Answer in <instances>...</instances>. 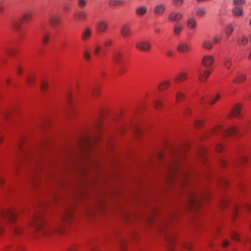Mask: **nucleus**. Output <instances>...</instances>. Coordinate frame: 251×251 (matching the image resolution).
Masks as SVG:
<instances>
[{
  "label": "nucleus",
  "instance_id": "bf43d9fd",
  "mask_svg": "<svg viewBox=\"0 0 251 251\" xmlns=\"http://www.w3.org/2000/svg\"><path fill=\"white\" fill-rule=\"evenodd\" d=\"M191 109L189 107H186L184 108V114L186 117H187L188 115L191 113Z\"/></svg>",
  "mask_w": 251,
  "mask_h": 251
},
{
  "label": "nucleus",
  "instance_id": "393cba45",
  "mask_svg": "<svg viewBox=\"0 0 251 251\" xmlns=\"http://www.w3.org/2000/svg\"><path fill=\"white\" fill-rule=\"evenodd\" d=\"M32 17V12L30 11L25 12L22 16V21L24 23H27L30 21Z\"/></svg>",
  "mask_w": 251,
  "mask_h": 251
},
{
  "label": "nucleus",
  "instance_id": "f704fd0d",
  "mask_svg": "<svg viewBox=\"0 0 251 251\" xmlns=\"http://www.w3.org/2000/svg\"><path fill=\"white\" fill-rule=\"evenodd\" d=\"M229 201L228 198L226 197L221 198L220 201V205L221 208H224L227 204Z\"/></svg>",
  "mask_w": 251,
  "mask_h": 251
},
{
  "label": "nucleus",
  "instance_id": "6e6d98bb",
  "mask_svg": "<svg viewBox=\"0 0 251 251\" xmlns=\"http://www.w3.org/2000/svg\"><path fill=\"white\" fill-rule=\"evenodd\" d=\"M163 104L162 102L158 100H156L154 102V107L156 109H158L159 107L162 106Z\"/></svg>",
  "mask_w": 251,
  "mask_h": 251
},
{
  "label": "nucleus",
  "instance_id": "680f3d73",
  "mask_svg": "<svg viewBox=\"0 0 251 251\" xmlns=\"http://www.w3.org/2000/svg\"><path fill=\"white\" fill-rule=\"evenodd\" d=\"M245 0H233V3L237 5H242L245 3Z\"/></svg>",
  "mask_w": 251,
  "mask_h": 251
},
{
  "label": "nucleus",
  "instance_id": "0eeeda50",
  "mask_svg": "<svg viewBox=\"0 0 251 251\" xmlns=\"http://www.w3.org/2000/svg\"><path fill=\"white\" fill-rule=\"evenodd\" d=\"M112 58L116 65H121L123 63L124 54L120 50H115L113 53Z\"/></svg>",
  "mask_w": 251,
  "mask_h": 251
},
{
  "label": "nucleus",
  "instance_id": "c756f323",
  "mask_svg": "<svg viewBox=\"0 0 251 251\" xmlns=\"http://www.w3.org/2000/svg\"><path fill=\"white\" fill-rule=\"evenodd\" d=\"M206 13V10L203 7H199L196 10V14L199 17L205 15Z\"/></svg>",
  "mask_w": 251,
  "mask_h": 251
},
{
  "label": "nucleus",
  "instance_id": "a18cd8bd",
  "mask_svg": "<svg viewBox=\"0 0 251 251\" xmlns=\"http://www.w3.org/2000/svg\"><path fill=\"white\" fill-rule=\"evenodd\" d=\"M35 80V77L33 75H28L27 76L26 82L29 85L33 84L34 83Z\"/></svg>",
  "mask_w": 251,
  "mask_h": 251
},
{
  "label": "nucleus",
  "instance_id": "412c9836",
  "mask_svg": "<svg viewBox=\"0 0 251 251\" xmlns=\"http://www.w3.org/2000/svg\"><path fill=\"white\" fill-rule=\"evenodd\" d=\"M187 78V74L185 73L181 72L178 74L175 77L174 81L176 82H180L186 80Z\"/></svg>",
  "mask_w": 251,
  "mask_h": 251
},
{
  "label": "nucleus",
  "instance_id": "13d9d810",
  "mask_svg": "<svg viewBox=\"0 0 251 251\" xmlns=\"http://www.w3.org/2000/svg\"><path fill=\"white\" fill-rule=\"evenodd\" d=\"M199 157L201 159L202 161H204V160L205 159V151L204 150H201L199 153Z\"/></svg>",
  "mask_w": 251,
  "mask_h": 251
},
{
  "label": "nucleus",
  "instance_id": "338daca9",
  "mask_svg": "<svg viewBox=\"0 0 251 251\" xmlns=\"http://www.w3.org/2000/svg\"><path fill=\"white\" fill-rule=\"evenodd\" d=\"M16 70L17 71L18 74L19 75H21L23 73V68L20 65H17L16 67Z\"/></svg>",
  "mask_w": 251,
  "mask_h": 251
},
{
  "label": "nucleus",
  "instance_id": "49530a36",
  "mask_svg": "<svg viewBox=\"0 0 251 251\" xmlns=\"http://www.w3.org/2000/svg\"><path fill=\"white\" fill-rule=\"evenodd\" d=\"M101 49V47L98 44H96L94 46V54L96 55H98Z\"/></svg>",
  "mask_w": 251,
  "mask_h": 251
},
{
  "label": "nucleus",
  "instance_id": "c03bdc74",
  "mask_svg": "<svg viewBox=\"0 0 251 251\" xmlns=\"http://www.w3.org/2000/svg\"><path fill=\"white\" fill-rule=\"evenodd\" d=\"M184 1V0H172V3L173 5L177 7L181 5Z\"/></svg>",
  "mask_w": 251,
  "mask_h": 251
},
{
  "label": "nucleus",
  "instance_id": "ddd939ff",
  "mask_svg": "<svg viewBox=\"0 0 251 251\" xmlns=\"http://www.w3.org/2000/svg\"><path fill=\"white\" fill-rule=\"evenodd\" d=\"M107 23L102 20L98 21L96 25V29L100 33L104 32L107 29Z\"/></svg>",
  "mask_w": 251,
  "mask_h": 251
},
{
  "label": "nucleus",
  "instance_id": "8fccbe9b",
  "mask_svg": "<svg viewBox=\"0 0 251 251\" xmlns=\"http://www.w3.org/2000/svg\"><path fill=\"white\" fill-rule=\"evenodd\" d=\"M112 42L113 41L112 39L110 38H107L104 40L103 42V44L106 47H109L112 45Z\"/></svg>",
  "mask_w": 251,
  "mask_h": 251
},
{
  "label": "nucleus",
  "instance_id": "b1692460",
  "mask_svg": "<svg viewBox=\"0 0 251 251\" xmlns=\"http://www.w3.org/2000/svg\"><path fill=\"white\" fill-rule=\"evenodd\" d=\"M183 25L179 23H176L174 26L173 31L175 35H179L182 30Z\"/></svg>",
  "mask_w": 251,
  "mask_h": 251
},
{
  "label": "nucleus",
  "instance_id": "0e129e2a",
  "mask_svg": "<svg viewBox=\"0 0 251 251\" xmlns=\"http://www.w3.org/2000/svg\"><path fill=\"white\" fill-rule=\"evenodd\" d=\"M241 207L246 209L248 211H250L251 209V205L247 203H244Z\"/></svg>",
  "mask_w": 251,
  "mask_h": 251
},
{
  "label": "nucleus",
  "instance_id": "7ed1b4c3",
  "mask_svg": "<svg viewBox=\"0 0 251 251\" xmlns=\"http://www.w3.org/2000/svg\"><path fill=\"white\" fill-rule=\"evenodd\" d=\"M0 216L2 218H8V221L11 223V230L16 237L19 238L22 235L24 232L23 228L20 225L14 224L17 216L15 212L2 210L0 211Z\"/></svg>",
  "mask_w": 251,
  "mask_h": 251
},
{
  "label": "nucleus",
  "instance_id": "f257e3e1",
  "mask_svg": "<svg viewBox=\"0 0 251 251\" xmlns=\"http://www.w3.org/2000/svg\"><path fill=\"white\" fill-rule=\"evenodd\" d=\"M72 212L71 208L67 209L61 216V223L50 227L46 226L44 223L42 214L37 213L33 215L32 220L28 223V226L32 227L34 232L47 236L53 232L62 233L64 231V224L70 223L72 219Z\"/></svg>",
  "mask_w": 251,
  "mask_h": 251
},
{
  "label": "nucleus",
  "instance_id": "f8f14e48",
  "mask_svg": "<svg viewBox=\"0 0 251 251\" xmlns=\"http://www.w3.org/2000/svg\"><path fill=\"white\" fill-rule=\"evenodd\" d=\"M215 58L211 55H204L202 59V65L206 68L210 67L214 62Z\"/></svg>",
  "mask_w": 251,
  "mask_h": 251
},
{
  "label": "nucleus",
  "instance_id": "1a4fd4ad",
  "mask_svg": "<svg viewBox=\"0 0 251 251\" xmlns=\"http://www.w3.org/2000/svg\"><path fill=\"white\" fill-rule=\"evenodd\" d=\"M136 47L142 51H149L151 48V45L147 41H141L136 44Z\"/></svg>",
  "mask_w": 251,
  "mask_h": 251
},
{
  "label": "nucleus",
  "instance_id": "a878e982",
  "mask_svg": "<svg viewBox=\"0 0 251 251\" xmlns=\"http://www.w3.org/2000/svg\"><path fill=\"white\" fill-rule=\"evenodd\" d=\"M241 106L239 104L235 105L231 111V116L234 117H237L240 114Z\"/></svg>",
  "mask_w": 251,
  "mask_h": 251
},
{
  "label": "nucleus",
  "instance_id": "5fc2aeb1",
  "mask_svg": "<svg viewBox=\"0 0 251 251\" xmlns=\"http://www.w3.org/2000/svg\"><path fill=\"white\" fill-rule=\"evenodd\" d=\"M220 98V95L219 94H217L216 96L212 98L211 100L209 101V104L210 105L213 104L216 101H217Z\"/></svg>",
  "mask_w": 251,
  "mask_h": 251
},
{
  "label": "nucleus",
  "instance_id": "37998d69",
  "mask_svg": "<svg viewBox=\"0 0 251 251\" xmlns=\"http://www.w3.org/2000/svg\"><path fill=\"white\" fill-rule=\"evenodd\" d=\"M83 56L85 61H89L91 59V55L88 50H85L83 53Z\"/></svg>",
  "mask_w": 251,
  "mask_h": 251
},
{
  "label": "nucleus",
  "instance_id": "ea45409f",
  "mask_svg": "<svg viewBox=\"0 0 251 251\" xmlns=\"http://www.w3.org/2000/svg\"><path fill=\"white\" fill-rule=\"evenodd\" d=\"M233 29L234 27L231 24L227 25L226 28V35L229 36L233 32Z\"/></svg>",
  "mask_w": 251,
  "mask_h": 251
},
{
  "label": "nucleus",
  "instance_id": "9d476101",
  "mask_svg": "<svg viewBox=\"0 0 251 251\" xmlns=\"http://www.w3.org/2000/svg\"><path fill=\"white\" fill-rule=\"evenodd\" d=\"M182 17L183 14L181 12L173 11L169 14L168 19L171 22H177L180 20Z\"/></svg>",
  "mask_w": 251,
  "mask_h": 251
},
{
  "label": "nucleus",
  "instance_id": "72a5a7b5",
  "mask_svg": "<svg viewBox=\"0 0 251 251\" xmlns=\"http://www.w3.org/2000/svg\"><path fill=\"white\" fill-rule=\"evenodd\" d=\"M76 16L78 20H84L86 17L87 14L84 11H79L76 13Z\"/></svg>",
  "mask_w": 251,
  "mask_h": 251
},
{
  "label": "nucleus",
  "instance_id": "a19ab883",
  "mask_svg": "<svg viewBox=\"0 0 251 251\" xmlns=\"http://www.w3.org/2000/svg\"><path fill=\"white\" fill-rule=\"evenodd\" d=\"M204 123V121L200 119H197L195 121L194 126L196 128H199L201 127Z\"/></svg>",
  "mask_w": 251,
  "mask_h": 251
},
{
  "label": "nucleus",
  "instance_id": "6e6552de",
  "mask_svg": "<svg viewBox=\"0 0 251 251\" xmlns=\"http://www.w3.org/2000/svg\"><path fill=\"white\" fill-rule=\"evenodd\" d=\"M92 143L91 139L87 136L81 143L80 146L81 151L85 155L88 153V149Z\"/></svg>",
  "mask_w": 251,
  "mask_h": 251
},
{
  "label": "nucleus",
  "instance_id": "e433bc0d",
  "mask_svg": "<svg viewBox=\"0 0 251 251\" xmlns=\"http://www.w3.org/2000/svg\"><path fill=\"white\" fill-rule=\"evenodd\" d=\"M176 101L179 102L181 100L184 99L185 95L184 93H182L181 92L178 91L176 93Z\"/></svg>",
  "mask_w": 251,
  "mask_h": 251
},
{
  "label": "nucleus",
  "instance_id": "2eb2a0df",
  "mask_svg": "<svg viewBox=\"0 0 251 251\" xmlns=\"http://www.w3.org/2000/svg\"><path fill=\"white\" fill-rule=\"evenodd\" d=\"M121 33L124 37L130 36L132 33V30L130 25L127 24L123 25L121 28Z\"/></svg>",
  "mask_w": 251,
  "mask_h": 251
},
{
  "label": "nucleus",
  "instance_id": "3c124183",
  "mask_svg": "<svg viewBox=\"0 0 251 251\" xmlns=\"http://www.w3.org/2000/svg\"><path fill=\"white\" fill-rule=\"evenodd\" d=\"M101 126V121L99 120H97L94 124V127L97 130H99L100 129Z\"/></svg>",
  "mask_w": 251,
  "mask_h": 251
},
{
  "label": "nucleus",
  "instance_id": "79ce46f5",
  "mask_svg": "<svg viewBox=\"0 0 251 251\" xmlns=\"http://www.w3.org/2000/svg\"><path fill=\"white\" fill-rule=\"evenodd\" d=\"M231 237L232 239L235 241H240V237L237 232H236L235 231H233L231 232L230 234Z\"/></svg>",
  "mask_w": 251,
  "mask_h": 251
},
{
  "label": "nucleus",
  "instance_id": "de8ad7c7",
  "mask_svg": "<svg viewBox=\"0 0 251 251\" xmlns=\"http://www.w3.org/2000/svg\"><path fill=\"white\" fill-rule=\"evenodd\" d=\"M41 89L45 92L48 88V83L45 81H42L41 83Z\"/></svg>",
  "mask_w": 251,
  "mask_h": 251
},
{
  "label": "nucleus",
  "instance_id": "864d4df0",
  "mask_svg": "<svg viewBox=\"0 0 251 251\" xmlns=\"http://www.w3.org/2000/svg\"><path fill=\"white\" fill-rule=\"evenodd\" d=\"M5 51L8 55L10 56H14L16 51L14 49H5Z\"/></svg>",
  "mask_w": 251,
  "mask_h": 251
},
{
  "label": "nucleus",
  "instance_id": "39448f33",
  "mask_svg": "<svg viewBox=\"0 0 251 251\" xmlns=\"http://www.w3.org/2000/svg\"><path fill=\"white\" fill-rule=\"evenodd\" d=\"M207 194L190 190L188 193V202L192 208H196L201 204L202 200L206 199Z\"/></svg>",
  "mask_w": 251,
  "mask_h": 251
},
{
  "label": "nucleus",
  "instance_id": "7c9ffc66",
  "mask_svg": "<svg viewBox=\"0 0 251 251\" xmlns=\"http://www.w3.org/2000/svg\"><path fill=\"white\" fill-rule=\"evenodd\" d=\"M232 64V60L230 57H226L223 60V65L227 69H229Z\"/></svg>",
  "mask_w": 251,
  "mask_h": 251
},
{
  "label": "nucleus",
  "instance_id": "f3484780",
  "mask_svg": "<svg viewBox=\"0 0 251 251\" xmlns=\"http://www.w3.org/2000/svg\"><path fill=\"white\" fill-rule=\"evenodd\" d=\"M166 9V6L164 4L159 3L155 5L153 9V13L157 15L162 14Z\"/></svg>",
  "mask_w": 251,
  "mask_h": 251
},
{
  "label": "nucleus",
  "instance_id": "4468645a",
  "mask_svg": "<svg viewBox=\"0 0 251 251\" xmlns=\"http://www.w3.org/2000/svg\"><path fill=\"white\" fill-rule=\"evenodd\" d=\"M165 238L168 244V247L170 250H174L175 235L172 233H168L165 235Z\"/></svg>",
  "mask_w": 251,
  "mask_h": 251
},
{
  "label": "nucleus",
  "instance_id": "aec40b11",
  "mask_svg": "<svg viewBox=\"0 0 251 251\" xmlns=\"http://www.w3.org/2000/svg\"><path fill=\"white\" fill-rule=\"evenodd\" d=\"M50 22L53 26H58L61 22V18L57 15H52L50 18Z\"/></svg>",
  "mask_w": 251,
  "mask_h": 251
},
{
  "label": "nucleus",
  "instance_id": "20e7f679",
  "mask_svg": "<svg viewBox=\"0 0 251 251\" xmlns=\"http://www.w3.org/2000/svg\"><path fill=\"white\" fill-rule=\"evenodd\" d=\"M238 130V128L236 126H231L228 129H223L222 126H216L211 129L206 131L204 134V136L205 138H208L219 133H221L223 136H231L235 135Z\"/></svg>",
  "mask_w": 251,
  "mask_h": 251
},
{
  "label": "nucleus",
  "instance_id": "5701e85b",
  "mask_svg": "<svg viewBox=\"0 0 251 251\" xmlns=\"http://www.w3.org/2000/svg\"><path fill=\"white\" fill-rule=\"evenodd\" d=\"M186 25L189 29H195L197 26V22L196 20L193 18H189L187 20Z\"/></svg>",
  "mask_w": 251,
  "mask_h": 251
},
{
  "label": "nucleus",
  "instance_id": "09e8293b",
  "mask_svg": "<svg viewBox=\"0 0 251 251\" xmlns=\"http://www.w3.org/2000/svg\"><path fill=\"white\" fill-rule=\"evenodd\" d=\"M182 246L183 249L185 251H190L192 248V246L189 242H186L183 243Z\"/></svg>",
  "mask_w": 251,
  "mask_h": 251
},
{
  "label": "nucleus",
  "instance_id": "e2e57ef3",
  "mask_svg": "<svg viewBox=\"0 0 251 251\" xmlns=\"http://www.w3.org/2000/svg\"><path fill=\"white\" fill-rule=\"evenodd\" d=\"M221 244L223 247L226 248L228 246L229 242L227 239H224Z\"/></svg>",
  "mask_w": 251,
  "mask_h": 251
},
{
  "label": "nucleus",
  "instance_id": "9b49d317",
  "mask_svg": "<svg viewBox=\"0 0 251 251\" xmlns=\"http://www.w3.org/2000/svg\"><path fill=\"white\" fill-rule=\"evenodd\" d=\"M92 35V29L91 27L89 26H86L83 29L81 33V39L83 41H86L89 40L91 37Z\"/></svg>",
  "mask_w": 251,
  "mask_h": 251
},
{
  "label": "nucleus",
  "instance_id": "423d86ee",
  "mask_svg": "<svg viewBox=\"0 0 251 251\" xmlns=\"http://www.w3.org/2000/svg\"><path fill=\"white\" fill-rule=\"evenodd\" d=\"M105 241L107 243L113 241L116 242L122 250H124L125 249L126 244L125 240L117 234L107 236L105 237Z\"/></svg>",
  "mask_w": 251,
  "mask_h": 251
},
{
  "label": "nucleus",
  "instance_id": "4d7b16f0",
  "mask_svg": "<svg viewBox=\"0 0 251 251\" xmlns=\"http://www.w3.org/2000/svg\"><path fill=\"white\" fill-rule=\"evenodd\" d=\"M12 251H25V248L23 246H16L13 248Z\"/></svg>",
  "mask_w": 251,
  "mask_h": 251
},
{
  "label": "nucleus",
  "instance_id": "052dcab7",
  "mask_svg": "<svg viewBox=\"0 0 251 251\" xmlns=\"http://www.w3.org/2000/svg\"><path fill=\"white\" fill-rule=\"evenodd\" d=\"M240 207L239 205H235L234 207V209L233 210L232 217H235V215L237 213L238 211L240 209Z\"/></svg>",
  "mask_w": 251,
  "mask_h": 251
},
{
  "label": "nucleus",
  "instance_id": "473e14b6",
  "mask_svg": "<svg viewBox=\"0 0 251 251\" xmlns=\"http://www.w3.org/2000/svg\"><path fill=\"white\" fill-rule=\"evenodd\" d=\"M232 12L234 16H239L243 14V9L239 7H235L232 9Z\"/></svg>",
  "mask_w": 251,
  "mask_h": 251
},
{
  "label": "nucleus",
  "instance_id": "58836bf2",
  "mask_svg": "<svg viewBox=\"0 0 251 251\" xmlns=\"http://www.w3.org/2000/svg\"><path fill=\"white\" fill-rule=\"evenodd\" d=\"M247 160V159L245 157H241L240 158L236 159L234 162V165H239L245 163Z\"/></svg>",
  "mask_w": 251,
  "mask_h": 251
},
{
  "label": "nucleus",
  "instance_id": "6ab92c4d",
  "mask_svg": "<svg viewBox=\"0 0 251 251\" xmlns=\"http://www.w3.org/2000/svg\"><path fill=\"white\" fill-rule=\"evenodd\" d=\"M147 12V7L145 5H140L136 8L135 13L139 16H143Z\"/></svg>",
  "mask_w": 251,
  "mask_h": 251
},
{
  "label": "nucleus",
  "instance_id": "4c0bfd02",
  "mask_svg": "<svg viewBox=\"0 0 251 251\" xmlns=\"http://www.w3.org/2000/svg\"><path fill=\"white\" fill-rule=\"evenodd\" d=\"M50 35L48 33H45L42 36V42L43 44H47L50 41Z\"/></svg>",
  "mask_w": 251,
  "mask_h": 251
},
{
  "label": "nucleus",
  "instance_id": "4be33fe9",
  "mask_svg": "<svg viewBox=\"0 0 251 251\" xmlns=\"http://www.w3.org/2000/svg\"><path fill=\"white\" fill-rule=\"evenodd\" d=\"M202 47L205 50H210L213 47V42L209 39H204L202 42Z\"/></svg>",
  "mask_w": 251,
  "mask_h": 251
},
{
  "label": "nucleus",
  "instance_id": "dca6fc26",
  "mask_svg": "<svg viewBox=\"0 0 251 251\" xmlns=\"http://www.w3.org/2000/svg\"><path fill=\"white\" fill-rule=\"evenodd\" d=\"M176 49L180 52H186L190 50V46L186 42H181L177 46Z\"/></svg>",
  "mask_w": 251,
  "mask_h": 251
},
{
  "label": "nucleus",
  "instance_id": "c9c22d12",
  "mask_svg": "<svg viewBox=\"0 0 251 251\" xmlns=\"http://www.w3.org/2000/svg\"><path fill=\"white\" fill-rule=\"evenodd\" d=\"M108 3L111 6H117L123 4L125 1L124 0H109Z\"/></svg>",
  "mask_w": 251,
  "mask_h": 251
},
{
  "label": "nucleus",
  "instance_id": "c85d7f7f",
  "mask_svg": "<svg viewBox=\"0 0 251 251\" xmlns=\"http://www.w3.org/2000/svg\"><path fill=\"white\" fill-rule=\"evenodd\" d=\"M246 79V76L245 75L238 74V75L233 79V81L236 83H241L244 82Z\"/></svg>",
  "mask_w": 251,
  "mask_h": 251
},
{
  "label": "nucleus",
  "instance_id": "bb28decb",
  "mask_svg": "<svg viewBox=\"0 0 251 251\" xmlns=\"http://www.w3.org/2000/svg\"><path fill=\"white\" fill-rule=\"evenodd\" d=\"M249 41V38L245 35L240 36L237 40V43L240 46H245Z\"/></svg>",
  "mask_w": 251,
  "mask_h": 251
},
{
  "label": "nucleus",
  "instance_id": "69168bd1",
  "mask_svg": "<svg viewBox=\"0 0 251 251\" xmlns=\"http://www.w3.org/2000/svg\"><path fill=\"white\" fill-rule=\"evenodd\" d=\"M12 26L14 29L15 30H18L20 26V24H19L18 22H14L12 24Z\"/></svg>",
  "mask_w": 251,
  "mask_h": 251
},
{
  "label": "nucleus",
  "instance_id": "2f4dec72",
  "mask_svg": "<svg viewBox=\"0 0 251 251\" xmlns=\"http://www.w3.org/2000/svg\"><path fill=\"white\" fill-rule=\"evenodd\" d=\"M100 92V88L99 86H94L91 91V95L94 97H96L98 96Z\"/></svg>",
  "mask_w": 251,
  "mask_h": 251
},
{
  "label": "nucleus",
  "instance_id": "603ef678",
  "mask_svg": "<svg viewBox=\"0 0 251 251\" xmlns=\"http://www.w3.org/2000/svg\"><path fill=\"white\" fill-rule=\"evenodd\" d=\"M87 4V0H78L77 4L81 8L84 7Z\"/></svg>",
  "mask_w": 251,
  "mask_h": 251
},
{
  "label": "nucleus",
  "instance_id": "774afa93",
  "mask_svg": "<svg viewBox=\"0 0 251 251\" xmlns=\"http://www.w3.org/2000/svg\"><path fill=\"white\" fill-rule=\"evenodd\" d=\"M220 40V37L218 36V35H216L213 38V41H212L213 43L215 44H217L219 43V42Z\"/></svg>",
  "mask_w": 251,
  "mask_h": 251
},
{
  "label": "nucleus",
  "instance_id": "a211bd4d",
  "mask_svg": "<svg viewBox=\"0 0 251 251\" xmlns=\"http://www.w3.org/2000/svg\"><path fill=\"white\" fill-rule=\"evenodd\" d=\"M211 72L208 70H205L203 71H199V75L198 77L199 80L201 82H204L206 78L211 74Z\"/></svg>",
  "mask_w": 251,
  "mask_h": 251
},
{
  "label": "nucleus",
  "instance_id": "cd10ccee",
  "mask_svg": "<svg viewBox=\"0 0 251 251\" xmlns=\"http://www.w3.org/2000/svg\"><path fill=\"white\" fill-rule=\"evenodd\" d=\"M171 85L170 81L168 80H164L158 86V89L160 90H164L168 88Z\"/></svg>",
  "mask_w": 251,
  "mask_h": 251
},
{
  "label": "nucleus",
  "instance_id": "f03ea898",
  "mask_svg": "<svg viewBox=\"0 0 251 251\" xmlns=\"http://www.w3.org/2000/svg\"><path fill=\"white\" fill-rule=\"evenodd\" d=\"M182 157V151L179 149H174L172 151L171 159L167 167L166 175L169 179L176 178L180 184L184 185L190 176L187 170L181 168L180 161Z\"/></svg>",
  "mask_w": 251,
  "mask_h": 251
}]
</instances>
